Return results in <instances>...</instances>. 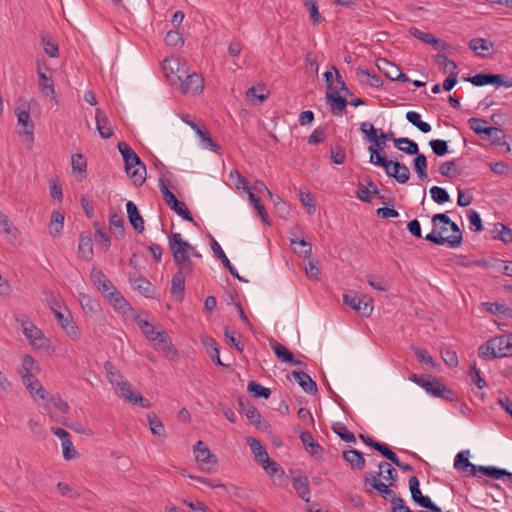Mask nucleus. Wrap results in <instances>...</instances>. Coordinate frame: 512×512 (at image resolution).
<instances>
[{
    "label": "nucleus",
    "instance_id": "ea45409f",
    "mask_svg": "<svg viewBox=\"0 0 512 512\" xmlns=\"http://www.w3.org/2000/svg\"><path fill=\"white\" fill-rule=\"evenodd\" d=\"M64 214L60 211L54 210L51 214L49 223V232L52 236H55L61 232L64 225Z\"/></svg>",
    "mask_w": 512,
    "mask_h": 512
},
{
    "label": "nucleus",
    "instance_id": "393cba45",
    "mask_svg": "<svg viewBox=\"0 0 512 512\" xmlns=\"http://www.w3.org/2000/svg\"><path fill=\"white\" fill-rule=\"evenodd\" d=\"M342 456L352 469L362 470L366 465L363 454L358 450H344Z\"/></svg>",
    "mask_w": 512,
    "mask_h": 512
},
{
    "label": "nucleus",
    "instance_id": "bf43d9fd",
    "mask_svg": "<svg viewBox=\"0 0 512 512\" xmlns=\"http://www.w3.org/2000/svg\"><path fill=\"white\" fill-rule=\"evenodd\" d=\"M248 197L250 203L253 205L254 209L257 211L258 215L261 217L262 221L268 223L267 220V212L264 208V205L261 204L259 197H257L254 193L248 192Z\"/></svg>",
    "mask_w": 512,
    "mask_h": 512
},
{
    "label": "nucleus",
    "instance_id": "680f3d73",
    "mask_svg": "<svg viewBox=\"0 0 512 512\" xmlns=\"http://www.w3.org/2000/svg\"><path fill=\"white\" fill-rule=\"evenodd\" d=\"M494 232L496 233L495 238L502 240L504 243H512V229L499 223L495 226Z\"/></svg>",
    "mask_w": 512,
    "mask_h": 512
},
{
    "label": "nucleus",
    "instance_id": "37998d69",
    "mask_svg": "<svg viewBox=\"0 0 512 512\" xmlns=\"http://www.w3.org/2000/svg\"><path fill=\"white\" fill-rule=\"evenodd\" d=\"M194 131L200 138L203 148H206V149H209L212 151H216L219 148V146L212 140L207 129L204 126L194 127Z\"/></svg>",
    "mask_w": 512,
    "mask_h": 512
},
{
    "label": "nucleus",
    "instance_id": "a211bd4d",
    "mask_svg": "<svg viewBox=\"0 0 512 512\" xmlns=\"http://www.w3.org/2000/svg\"><path fill=\"white\" fill-rule=\"evenodd\" d=\"M469 451H461L459 452L454 460V467L458 471L466 473L467 476H475L478 466L470 463L469 461Z\"/></svg>",
    "mask_w": 512,
    "mask_h": 512
},
{
    "label": "nucleus",
    "instance_id": "052dcab7",
    "mask_svg": "<svg viewBox=\"0 0 512 512\" xmlns=\"http://www.w3.org/2000/svg\"><path fill=\"white\" fill-rule=\"evenodd\" d=\"M487 123L488 122L486 120L475 117L468 120L470 129H472L478 135L487 134V130L489 129Z\"/></svg>",
    "mask_w": 512,
    "mask_h": 512
},
{
    "label": "nucleus",
    "instance_id": "58836bf2",
    "mask_svg": "<svg viewBox=\"0 0 512 512\" xmlns=\"http://www.w3.org/2000/svg\"><path fill=\"white\" fill-rule=\"evenodd\" d=\"M109 225L113 234L117 238H122L125 234L124 219L121 215L113 213L109 217Z\"/></svg>",
    "mask_w": 512,
    "mask_h": 512
},
{
    "label": "nucleus",
    "instance_id": "f03ea898",
    "mask_svg": "<svg viewBox=\"0 0 512 512\" xmlns=\"http://www.w3.org/2000/svg\"><path fill=\"white\" fill-rule=\"evenodd\" d=\"M169 248L177 268L193 273L194 265L191 261L192 246L183 239L180 233H171L169 236Z\"/></svg>",
    "mask_w": 512,
    "mask_h": 512
},
{
    "label": "nucleus",
    "instance_id": "c9c22d12",
    "mask_svg": "<svg viewBox=\"0 0 512 512\" xmlns=\"http://www.w3.org/2000/svg\"><path fill=\"white\" fill-rule=\"evenodd\" d=\"M290 245L293 251L301 257L308 258L311 256L312 247L311 244L301 239L290 238Z\"/></svg>",
    "mask_w": 512,
    "mask_h": 512
},
{
    "label": "nucleus",
    "instance_id": "39448f33",
    "mask_svg": "<svg viewBox=\"0 0 512 512\" xmlns=\"http://www.w3.org/2000/svg\"><path fill=\"white\" fill-rule=\"evenodd\" d=\"M159 187L165 203L184 220L193 222V217L186 204L175 197L163 179H159Z\"/></svg>",
    "mask_w": 512,
    "mask_h": 512
},
{
    "label": "nucleus",
    "instance_id": "a878e982",
    "mask_svg": "<svg viewBox=\"0 0 512 512\" xmlns=\"http://www.w3.org/2000/svg\"><path fill=\"white\" fill-rule=\"evenodd\" d=\"M292 376L306 393L314 394L317 391L316 382L313 381L307 373L302 371H293Z\"/></svg>",
    "mask_w": 512,
    "mask_h": 512
},
{
    "label": "nucleus",
    "instance_id": "72a5a7b5",
    "mask_svg": "<svg viewBox=\"0 0 512 512\" xmlns=\"http://www.w3.org/2000/svg\"><path fill=\"white\" fill-rule=\"evenodd\" d=\"M104 368L107 372L109 382L115 388L116 391L122 386V383L127 382L124 379L123 375L119 371H117L110 362H106L104 364Z\"/></svg>",
    "mask_w": 512,
    "mask_h": 512
},
{
    "label": "nucleus",
    "instance_id": "6e6d98bb",
    "mask_svg": "<svg viewBox=\"0 0 512 512\" xmlns=\"http://www.w3.org/2000/svg\"><path fill=\"white\" fill-rule=\"evenodd\" d=\"M343 301L346 305L358 312L361 301H363V295L359 296L356 292L349 291L343 295Z\"/></svg>",
    "mask_w": 512,
    "mask_h": 512
},
{
    "label": "nucleus",
    "instance_id": "1a4fd4ad",
    "mask_svg": "<svg viewBox=\"0 0 512 512\" xmlns=\"http://www.w3.org/2000/svg\"><path fill=\"white\" fill-rule=\"evenodd\" d=\"M419 486L418 478L416 476H411L409 478V489L413 501L432 512H441V508L435 505L428 496L422 495Z\"/></svg>",
    "mask_w": 512,
    "mask_h": 512
},
{
    "label": "nucleus",
    "instance_id": "bb28decb",
    "mask_svg": "<svg viewBox=\"0 0 512 512\" xmlns=\"http://www.w3.org/2000/svg\"><path fill=\"white\" fill-rule=\"evenodd\" d=\"M292 486L302 500L305 502L310 501V487L307 476L293 478Z\"/></svg>",
    "mask_w": 512,
    "mask_h": 512
},
{
    "label": "nucleus",
    "instance_id": "2eb2a0df",
    "mask_svg": "<svg viewBox=\"0 0 512 512\" xmlns=\"http://www.w3.org/2000/svg\"><path fill=\"white\" fill-rule=\"evenodd\" d=\"M163 71L168 79L175 75L177 80H182L186 73V64L182 63L178 58H166L162 64Z\"/></svg>",
    "mask_w": 512,
    "mask_h": 512
},
{
    "label": "nucleus",
    "instance_id": "2f4dec72",
    "mask_svg": "<svg viewBox=\"0 0 512 512\" xmlns=\"http://www.w3.org/2000/svg\"><path fill=\"white\" fill-rule=\"evenodd\" d=\"M21 378L22 382L25 385V387H30L31 385H37L38 388L36 389V395H38L41 399H46L48 396V393L43 388V386L39 383L38 379L34 375L33 372L23 373L21 372Z\"/></svg>",
    "mask_w": 512,
    "mask_h": 512
},
{
    "label": "nucleus",
    "instance_id": "8fccbe9b",
    "mask_svg": "<svg viewBox=\"0 0 512 512\" xmlns=\"http://www.w3.org/2000/svg\"><path fill=\"white\" fill-rule=\"evenodd\" d=\"M148 423L151 433L154 436L165 438V428L161 420L153 413L148 415Z\"/></svg>",
    "mask_w": 512,
    "mask_h": 512
},
{
    "label": "nucleus",
    "instance_id": "de8ad7c7",
    "mask_svg": "<svg viewBox=\"0 0 512 512\" xmlns=\"http://www.w3.org/2000/svg\"><path fill=\"white\" fill-rule=\"evenodd\" d=\"M406 119L423 133H428L431 131L430 124L422 121L420 114L415 111H408L406 113Z\"/></svg>",
    "mask_w": 512,
    "mask_h": 512
},
{
    "label": "nucleus",
    "instance_id": "f257e3e1",
    "mask_svg": "<svg viewBox=\"0 0 512 512\" xmlns=\"http://www.w3.org/2000/svg\"><path fill=\"white\" fill-rule=\"evenodd\" d=\"M118 150L123 157L127 175L135 186H141L146 179V166L126 142H119Z\"/></svg>",
    "mask_w": 512,
    "mask_h": 512
},
{
    "label": "nucleus",
    "instance_id": "cd10ccee",
    "mask_svg": "<svg viewBox=\"0 0 512 512\" xmlns=\"http://www.w3.org/2000/svg\"><path fill=\"white\" fill-rule=\"evenodd\" d=\"M212 250L213 252L218 256V258L221 260L223 265L229 270L232 276L237 278L239 281L247 282L244 278H242L235 267L231 264L230 260L222 250L221 246L214 240L212 243Z\"/></svg>",
    "mask_w": 512,
    "mask_h": 512
},
{
    "label": "nucleus",
    "instance_id": "e2e57ef3",
    "mask_svg": "<svg viewBox=\"0 0 512 512\" xmlns=\"http://www.w3.org/2000/svg\"><path fill=\"white\" fill-rule=\"evenodd\" d=\"M272 348L277 358L281 361L287 363L293 361V354L284 345L275 343Z\"/></svg>",
    "mask_w": 512,
    "mask_h": 512
},
{
    "label": "nucleus",
    "instance_id": "473e14b6",
    "mask_svg": "<svg viewBox=\"0 0 512 512\" xmlns=\"http://www.w3.org/2000/svg\"><path fill=\"white\" fill-rule=\"evenodd\" d=\"M300 439L308 453L311 454L312 456L319 455L323 452L322 447L317 442L314 441L310 432H302L300 435Z\"/></svg>",
    "mask_w": 512,
    "mask_h": 512
},
{
    "label": "nucleus",
    "instance_id": "412c9836",
    "mask_svg": "<svg viewBox=\"0 0 512 512\" xmlns=\"http://www.w3.org/2000/svg\"><path fill=\"white\" fill-rule=\"evenodd\" d=\"M96 128L99 135L103 139H108L113 135V129L111 123L102 109H96L95 112Z\"/></svg>",
    "mask_w": 512,
    "mask_h": 512
},
{
    "label": "nucleus",
    "instance_id": "4d7b16f0",
    "mask_svg": "<svg viewBox=\"0 0 512 512\" xmlns=\"http://www.w3.org/2000/svg\"><path fill=\"white\" fill-rule=\"evenodd\" d=\"M304 6L307 8L309 12V16L314 24H319L322 20L321 14L318 10V5L316 0H303Z\"/></svg>",
    "mask_w": 512,
    "mask_h": 512
},
{
    "label": "nucleus",
    "instance_id": "0eeeda50",
    "mask_svg": "<svg viewBox=\"0 0 512 512\" xmlns=\"http://www.w3.org/2000/svg\"><path fill=\"white\" fill-rule=\"evenodd\" d=\"M422 388L432 396L442 398L447 401H454L457 398L456 394L451 389L430 376L426 377Z\"/></svg>",
    "mask_w": 512,
    "mask_h": 512
},
{
    "label": "nucleus",
    "instance_id": "864d4df0",
    "mask_svg": "<svg viewBox=\"0 0 512 512\" xmlns=\"http://www.w3.org/2000/svg\"><path fill=\"white\" fill-rule=\"evenodd\" d=\"M247 390L248 392L252 393L254 397H262L268 399L271 395L269 388H266L255 381H250L248 383Z\"/></svg>",
    "mask_w": 512,
    "mask_h": 512
},
{
    "label": "nucleus",
    "instance_id": "603ef678",
    "mask_svg": "<svg viewBox=\"0 0 512 512\" xmlns=\"http://www.w3.org/2000/svg\"><path fill=\"white\" fill-rule=\"evenodd\" d=\"M469 48L476 52L478 55H482L479 53V50L488 51L493 48V43L484 38H473L469 41Z\"/></svg>",
    "mask_w": 512,
    "mask_h": 512
},
{
    "label": "nucleus",
    "instance_id": "6e6552de",
    "mask_svg": "<svg viewBox=\"0 0 512 512\" xmlns=\"http://www.w3.org/2000/svg\"><path fill=\"white\" fill-rule=\"evenodd\" d=\"M180 82V91L183 94H193L196 95L202 92L204 88V80L201 75L193 72L186 73L182 77V80H178Z\"/></svg>",
    "mask_w": 512,
    "mask_h": 512
},
{
    "label": "nucleus",
    "instance_id": "20e7f679",
    "mask_svg": "<svg viewBox=\"0 0 512 512\" xmlns=\"http://www.w3.org/2000/svg\"><path fill=\"white\" fill-rule=\"evenodd\" d=\"M481 358H502L512 356V334H505L488 340L479 348Z\"/></svg>",
    "mask_w": 512,
    "mask_h": 512
},
{
    "label": "nucleus",
    "instance_id": "aec40b11",
    "mask_svg": "<svg viewBox=\"0 0 512 512\" xmlns=\"http://www.w3.org/2000/svg\"><path fill=\"white\" fill-rule=\"evenodd\" d=\"M129 280L134 290L139 291L145 297H152L155 288L146 278L134 273L130 275Z\"/></svg>",
    "mask_w": 512,
    "mask_h": 512
},
{
    "label": "nucleus",
    "instance_id": "774afa93",
    "mask_svg": "<svg viewBox=\"0 0 512 512\" xmlns=\"http://www.w3.org/2000/svg\"><path fill=\"white\" fill-rule=\"evenodd\" d=\"M395 168V172H397L395 180L400 184L406 183L410 178L409 168L405 164H401L397 161H395Z\"/></svg>",
    "mask_w": 512,
    "mask_h": 512
},
{
    "label": "nucleus",
    "instance_id": "a19ab883",
    "mask_svg": "<svg viewBox=\"0 0 512 512\" xmlns=\"http://www.w3.org/2000/svg\"><path fill=\"white\" fill-rule=\"evenodd\" d=\"M71 166L74 173H79V181H82L86 177L87 162L82 154H74L71 157Z\"/></svg>",
    "mask_w": 512,
    "mask_h": 512
},
{
    "label": "nucleus",
    "instance_id": "423d86ee",
    "mask_svg": "<svg viewBox=\"0 0 512 512\" xmlns=\"http://www.w3.org/2000/svg\"><path fill=\"white\" fill-rule=\"evenodd\" d=\"M196 461L201 465L202 470L212 473L217 469V458L211 453L207 445L199 440L194 446Z\"/></svg>",
    "mask_w": 512,
    "mask_h": 512
},
{
    "label": "nucleus",
    "instance_id": "49530a36",
    "mask_svg": "<svg viewBox=\"0 0 512 512\" xmlns=\"http://www.w3.org/2000/svg\"><path fill=\"white\" fill-rule=\"evenodd\" d=\"M78 252L85 260H90L93 255V244L89 236H81L79 239Z\"/></svg>",
    "mask_w": 512,
    "mask_h": 512
},
{
    "label": "nucleus",
    "instance_id": "9d476101",
    "mask_svg": "<svg viewBox=\"0 0 512 512\" xmlns=\"http://www.w3.org/2000/svg\"><path fill=\"white\" fill-rule=\"evenodd\" d=\"M53 313L66 334L74 341L80 339V332L76 323L71 318V315L65 314L59 308L53 307Z\"/></svg>",
    "mask_w": 512,
    "mask_h": 512
},
{
    "label": "nucleus",
    "instance_id": "7ed1b4c3",
    "mask_svg": "<svg viewBox=\"0 0 512 512\" xmlns=\"http://www.w3.org/2000/svg\"><path fill=\"white\" fill-rule=\"evenodd\" d=\"M431 221L433 225H437L438 223L448 225L450 229L453 231V234L448 237H444L440 234H436V231H432L425 236V240L437 245H444L448 243L449 246L452 248H456L461 245L463 240L462 231L459 228V226L454 221H452L446 214H435L432 217Z\"/></svg>",
    "mask_w": 512,
    "mask_h": 512
},
{
    "label": "nucleus",
    "instance_id": "a18cd8bd",
    "mask_svg": "<svg viewBox=\"0 0 512 512\" xmlns=\"http://www.w3.org/2000/svg\"><path fill=\"white\" fill-rule=\"evenodd\" d=\"M202 343L205 346L207 353H209L212 360L215 361L217 365L224 366L219 356V348L216 341L211 337H205L202 340Z\"/></svg>",
    "mask_w": 512,
    "mask_h": 512
},
{
    "label": "nucleus",
    "instance_id": "c85d7f7f",
    "mask_svg": "<svg viewBox=\"0 0 512 512\" xmlns=\"http://www.w3.org/2000/svg\"><path fill=\"white\" fill-rule=\"evenodd\" d=\"M38 78H39V89L41 92L48 97H51L52 99L56 98V92L54 89L53 81L50 77H48L44 72H42L40 69L37 71Z\"/></svg>",
    "mask_w": 512,
    "mask_h": 512
},
{
    "label": "nucleus",
    "instance_id": "6ab92c4d",
    "mask_svg": "<svg viewBox=\"0 0 512 512\" xmlns=\"http://www.w3.org/2000/svg\"><path fill=\"white\" fill-rule=\"evenodd\" d=\"M187 271L180 270L173 275L171 283V294L176 298L177 301H182L185 292V277L191 275Z\"/></svg>",
    "mask_w": 512,
    "mask_h": 512
},
{
    "label": "nucleus",
    "instance_id": "f3484780",
    "mask_svg": "<svg viewBox=\"0 0 512 512\" xmlns=\"http://www.w3.org/2000/svg\"><path fill=\"white\" fill-rule=\"evenodd\" d=\"M124 400L133 405H140L141 407H149L147 399L143 398L140 394L134 393L131 384L127 381L122 383V386L116 391Z\"/></svg>",
    "mask_w": 512,
    "mask_h": 512
},
{
    "label": "nucleus",
    "instance_id": "f8f14e48",
    "mask_svg": "<svg viewBox=\"0 0 512 512\" xmlns=\"http://www.w3.org/2000/svg\"><path fill=\"white\" fill-rule=\"evenodd\" d=\"M368 151L370 152V162L374 165L383 167L385 169L386 174L389 177L395 179V176L397 174V172H395V162L388 160L386 155L384 153H379L378 149H376L374 146H369Z\"/></svg>",
    "mask_w": 512,
    "mask_h": 512
},
{
    "label": "nucleus",
    "instance_id": "b1692460",
    "mask_svg": "<svg viewBox=\"0 0 512 512\" xmlns=\"http://www.w3.org/2000/svg\"><path fill=\"white\" fill-rule=\"evenodd\" d=\"M127 216L130 224L137 232L144 230V219L138 211L134 202L128 201L126 203Z\"/></svg>",
    "mask_w": 512,
    "mask_h": 512
},
{
    "label": "nucleus",
    "instance_id": "9b49d317",
    "mask_svg": "<svg viewBox=\"0 0 512 512\" xmlns=\"http://www.w3.org/2000/svg\"><path fill=\"white\" fill-rule=\"evenodd\" d=\"M22 331L25 337L29 340L30 344L36 348H43L46 339L42 331L37 328L31 321L24 320L21 323Z\"/></svg>",
    "mask_w": 512,
    "mask_h": 512
},
{
    "label": "nucleus",
    "instance_id": "c03bdc74",
    "mask_svg": "<svg viewBox=\"0 0 512 512\" xmlns=\"http://www.w3.org/2000/svg\"><path fill=\"white\" fill-rule=\"evenodd\" d=\"M416 157L414 159V170L418 175V178L421 181H427L428 180V174H427V159L426 156L423 154H414Z\"/></svg>",
    "mask_w": 512,
    "mask_h": 512
},
{
    "label": "nucleus",
    "instance_id": "5fc2aeb1",
    "mask_svg": "<svg viewBox=\"0 0 512 512\" xmlns=\"http://www.w3.org/2000/svg\"><path fill=\"white\" fill-rule=\"evenodd\" d=\"M486 138L491 141L494 145H502L505 143V134L503 130L497 127H489L487 130Z\"/></svg>",
    "mask_w": 512,
    "mask_h": 512
},
{
    "label": "nucleus",
    "instance_id": "0e129e2a",
    "mask_svg": "<svg viewBox=\"0 0 512 512\" xmlns=\"http://www.w3.org/2000/svg\"><path fill=\"white\" fill-rule=\"evenodd\" d=\"M333 431L343 440V441H346V442H352V443H355L356 442V437L355 435L348 431L346 426L343 425V424H336L333 426Z\"/></svg>",
    "mask_w": 512,
    "mask_h": 512
},
{
    "label": "nucleus",
    "instance_id": "4be33fe9",
    "mask_svg": "<svg viewBox=\"0 0 512 512\" xmlns=\"http://www.w3.org/2000/svg\"><path fill=\"white\" fill-rule=\"evenodd\" d=\"M326 100L333 114L342 113L348 104L346 98L340 96L337 88H335L334 91L326 92Z\"/></svg>",
    "mask_w": 512,
    "mask_h": 512
},
{
    "label": "nucleus",
    "instance_id": "4c0bfd02",
    "mask_svg": "<svg viewBox=\"0 0 512 512\" xmlns=\"http://www.w3.org/2000/svg\"><path fill=\"white\" fill-rule=\"evenodd\" d=\"M376 66L380 72H382L390 80H394V76L400 69L395 64L391 63L385 58H379L376 60Z\"/></svg>",
    "mask_w": 512,
    "mask_h": 512
},
{
    "label": "nucleus",
    "instance_id": "dca6fc26",
    "mask_svg": "<svg viewBox=\"0 0 512 512\" xmlns=\"http://www.w3.org/2000/svg\"><path fill=\"white\" fill-rule=\"evenodd\" d=\"M156 337H159L156 340L155 348L160 351L165 358L169 360H174L177 358L178 353L173 344L170 342L168 335L165 331H159L156 334Z\"/></svg>",
    "mask_w": 512,
    "mask_h": 512
},
{
    "label": "nucleus",
    "instance_id": "69168bd1",
    "mask_svg": "<svg viewBox=\"0 0 512 512\" xmlns=\"http://www.w3.org/2000/svg\"><path fill=\"white\" fill-rule=\"evenodd\" d=\"M368 482H370L371 487L377 490L384 499L393 495V491L389 488V485L381 482L379 479H369Z\"/></svg>",
    "mask_w": 512,
    "mask_h": 512
},
{
    "label": "nucleus",
    "instance_id": "5701e85b",
    "mask_svg": "<svg viewBox=\"0 0 512 512\" xmlns=\"http://www.w3.org/2000/svg\"><path fill=\"white\" fill-rule=\"evenodd\" d=\"M269 96V91L266 89L265 85L257 84L255 86L250 87L246 91V98L253 105L262 104Z\"/></svg>",
    "mask_w": 512,
    "mask_h": 512
},
{
    "label": "nucleus",
    "instance_id": "7c9ffc66",
    "mask_svg": "<svg viewBox=\"0 0 512 512\" xmlns=\"http://www.w3.org/2000/svg\"><path fill=\"white\" fill-rule=\"evenodd\" d=\"M393 142H394V145L400 151H402L408 155L418 154V152H419L418 144L409 138H405V137L397 138V139H393Z\"/></svg>",
    "mask_w": 512,
    "mask_h": 512
},
{
    "label": "nucleus",
    "instance_id": "e433bc0d",
    "mask_svg": "<svg viewBox=\"0 0 512 512\" xmlns=\"http://www.w3.org/2000/svg\"><path fill=\"white\" fill-rule=\"evenodd\" d=\"M15 113L17 115L18 123L25 127L24 133L26 135L32 136L34 124L31 121L29 111L27 109L16 108Z\"/></svg>",
    "mask_w": 512,
    "mask_h": 512
},
{
    "label": "nucleus",
    "instance_id": "f704fd0d",
    "mask_svg": "<svg viewBox=\"0 0 512 512\" xmlns=\"http://www.w3.org/2000/svg\"><path fill=\"white\" fill-rule=\"evenodd\" d=\"M78 300L86 313L96 314L100 310L99 302L85 293H79Z\"/></svg>",
    "mask_w": 512,
    "mask_h": 512
},
{
    "label": "nucleus",
    "instance_id": "4468645a",
    "mask_svg": "<svg viewBox=\"0 0 512 512\" xmlns=\"http://www.w3.org/2000/svg\"><path fill=\"white\" fill-rule=\"evenodd\" d=\"M379 471L377 472H368L365 474V480L366 482L369 481V479H379L380 477H383V479L387 482H389V485H392L393 482L396 481V478L398 476L397 471L395 468H393L388 462L382 461L378 464Z\"/></svg>",
    "mask_w": 512,
    "mask_h": 512
},
{
    "label": "nucleus",
    "instance_id": "ddd939ff",
    "mask_svg": "<svg viewBox=\"0 0 512 512\" xmlns=\"http://www.w3.org/2000/svg\"><path fill=\"white\" fill-rule=\"evenodd\" d=\"M90 278L93 284L103 294L104 297L107 298L114 291H116L111 281L105 276V274L101 270L93 268L90 273Z\"/></svg>",
    "mask_w": 512,
    "mask_h": 512
},
{
    "label": "nucleus",
    "instance_id": "c756f323",
    "mask_svg": "<svg viewBox=\"0 0 512 512\" xmlns=\"http://www.w3.org/2000/svg\"><path fill=\"white\" fill-rule=\"evenodd\" d=\"M247 441L255 456V459L261 464L269 463L268 453L266 452L265 448L261 445V443L257 439L252 437L248 438Z\"/></svg>",
    "mask_w": 512,
    "mask_h": 512
},
{
    "label": "nucleus",
    "instance_id": "13d9d810",
    "mask_svg": "<svg viewBox=\"0 0 512 512\" xmlns=\"http://www.w3.org/2000/svg\"><path fill=\"white\" fill-rule=\"evenodd\" d=\"M429 192L431 198L438 204H443L450 200V196L444 188L433 186Z\"/></svg>",
    "mask_w": 512,
    "mask_h": 512
},
{
    "label": "nucleus",
    "instance_id": "79ce46f5",
    "mask_svg": "<svg viewBox=\"0 0 512 512\" xmlns=\"http://www.w3.org/2000/svg\"><path fill=\"white\" fill-rule=\"evenodd\" d=\"M435 59H436V63L438 64L440 69L443 71V73L448 74V75L457 74L456 63L454 61L450 60L445 54H437Z\"/></svg>",
    "mask_w": 512,
    "mask_h": 512
},
{
    "label": "nucleus",
    "instance_id": "3c124183",
    "mask_svg": "<svg viewBox=\"0 0 512 512\" xmlns=\"http://www.w3.org/2000/svg\"><path fill=\"white\" fill-rule=\"evenodd\" d=\"M439 172L442 176L454 178L460 175L455 160L446 161L441 164Z\"/></svg>",
    "mask_w": 512,
    "mask_h": 512
},
{
    "label": "nucleus",
    "instance_id": "09e8293b",
    "mask_svg": "<svg viewBox=\"0 0 512 512\" xmlns=\"http://www.w3.org/2000/svg\"><path fill=\"white\" fill-rule=\"evenodd\" d=\"M107 299L116 310L122 313H126L128 310L131 309L130 304L117 291H114L111 295L107 297Z\"/></svg>",
    "mask_w": 512,
    "mask_h": 512
},
{
    "label": "nucleus",
    "instance_id": "338daca9",
    "mask_svg": "<svg viewBox=\"0 0 512 512\" xmlns=\"http://www.w3.org/2000/svg\"><path fill=\"white\" fill-rule=\"evenodd\" d=\"M243 413L252 424H260L262 416L251 403L247 402V407H243Z\"/></svg>",
    "mask_w": 512,
    "mask_h": 512
}]
</instances>
